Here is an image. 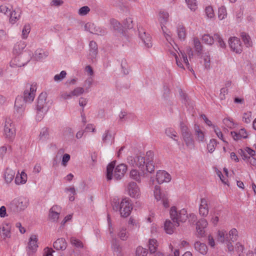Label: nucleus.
Returning a JSON list of instances; mask_svg holds the SVG:
<instances>
[{
    "label": "nucleus",
    "instance_id": "nucleus-1",
    "mask_svg": "<svg viewBox=\"0 0 256 256\" xmlns=\"http://www.w3.org/2000/svg\"><path fill=\"white\" fill-rule=\"evenodd\" d=\"M115 164L116 162L114 161L107 166L106 178L108 180H111L112 178L116 180L121 179L127 170L126 166L123 164H118L114 170Z\"/></svg>",
    "mask_w": 256,
    "mask_h": 256
},
{
    "label": "nucleus",
    "instance_id": "nucleus-2",
    "mask_svg": "<svg viewBox=\"0 0 256 256\" xmlns=\"http://www.w3.org/2000/svg\"><path fill=\"white\" fill-rule=\"evenodd\" d=\"M114 210L118 211L122 217L126 218L130 216L132 210V206L130 200L125 198H122L120 202H114L112 204Z\"/></svg>",
    "mask_w": 256,
    "mask_h": 256
},
{
    "label": "nucleus",
    "instance_id": "nucleus-3",
    "mask_svg": "<svg viewBox=\"0 0 256 256\" xmlns=\"http://www.w3.org/2000/svg\"><path fill=\"white\" fill-rule=\"evenodd\" d=\"M170 218L175 224L176 226H178L180 222H184L188 218V212L186 209L182 208L178 211L174 206L170 208Z\"/></svg>",
    "mask_w": 256,
    "mask_h": 256
},
{
    "label": "nucleus",
    "instance_id": "nucleus-4",
    "mask_svg": "<svg viewBox=\"0 0 256 256\" xmlns=\"http://www.w3.org/2000/svg\"><path fill=\"white\" fill-rule=\"evenodd\" d=\"M168 50L170 54L174 57L176 64L179 68H181L182 70L184 69V66L179 59L178 56L177 55V53H178V56L180 58H182L183 62L185 64L187 68L192 72L194 74L193 69L190 67V65L188 60L187 56L184 52L180 50V52H178L177 50L174 47L172 48V49H170Z\"/></svg>",
    "mask_w": 256,
    "mask_h": 256
},
{
    "label": "nucleus",
    "instance_id": "nucleus-5",
    "mask_svg": "<svg viewBox=\"0 0 256 256\" xmlns=\"http://www.w3.org/2000/svg\"><path fill=\"white\" fill-rule=\"evenodd\" d=\"M36 84L34 83L27 84L23 93L22 98L27 103H31L33 102L36 91Z\"/></svg>",
    "mask_w": 256,
    "mask_h": 256
},
{
    "label": "nucleus",
    "instance_id": "nucleus-6",
    "mask_svg": "<svg viewBox=\"0 0 256 256\" xmlns=\"http://www.w3.org/2000/svg\"><path fill=\"white\" fill-rule=\"evenodd\" d=\"M4 136L8 140L11 141L16 136L14 124L10 119H6L4 126Z\"/></svg>",
    "mask_w": 256,
    "mask_h": 256
},
{
    "label": "nucleus",
    "instance_id": "nucleus-7",
    "mask_svg": "<svg viewBox=\"0 0 256 256\" xmlns=\"http://www.w3.org/2000/svg\"><path fill=\"white\" fill-rule=\"evenodd\" d=\"M154 196L157 202L160 201L165 208L169 207V201L167 196L161 192L160 186H156L154 189Z\"/></svg>",
    "mask_w": 256,
    "mask_h": 256
},
{
    "label": "nucleus",
    "instance_id": "nucleus-8",
    "mask_svg": "<svg viewBox=\"0 0 256 256\" xmlns=\"http://www.w3.org/2000/svg\"><path fill=\"white\" fill-rule=\"evenodd\" d=\"M170 14L168 12L164 10H160L158 12V20L160 25L161 28L164 32L165 38L168 40V38H170V36L166 34L164 32V28H166V24L168 22Z\"/></svg>",
    "mask_w": 256,
    "mask_h": 256
},
{
    "label": "nucleus",
    "instance_id": "nucleus-9",
    "mask_svg": "<svg viewBox=\"0 0 256 256\" xmlns=\"http://www.w3.org/2000/svg\"><path fill=\"white\" fill-rule=\"evenodd\" d=\"M238 153L241 155L244 160H248L250 164L252 166L256 164V159L253 157L255 154V152L253 150L246 147L244 150L240 149Z\"/></svg>",
    "mask_w": 256,
    "mask_h": 256
},
{
    "label": "nucleus",
    "instance_id": "nucleus-10",
    "mask_svg": "<svg viewBox=\"0 0 256 256\" xmlns=\"http://www.w3.org/2000/svg\"><path fill=\"white\" fill-rule=\"evenodd\" d=\"M128 194L134 198H138L140 197L141 192L139 186L134 182H130L126 188Z\"/></svg>",
    "mask_w": 256,
    "mask_h": 256
},
{
    "label": "nucleus",
    "instance_id": "nucleus-11",
    "mask_svg": "<svg viewBox=\"0 0 256 256\" xmlns=\"http://www.w3.org/2000/svg\"><path fill=\"white\" fill-rule=\"evenodd\" d=\"M128 162L134 167H138L142 170L146 168V160L141 156H128L127 159Z\"/></svg>",
    "mask_w": 256,
    "mask_h": 256
},
{
    "label": "nucleus",
    "instance_id": "nucleus-12",
    "mask_svg": "<svg viewBox=\"0 0 256 256\" xmlns=\"http://www.w3.org/2000/svg\"><path fill=\"white\" fill-rule=\"evenodd\" d=\"M38 241L37 236L32 234L30 236L28 246L26 248V252L28 256L32 255L37 250L38 248Z\"/></svg>",
    "mask_w": 256,
    "mask_h": 256
},
{
    "label": "nucleus",
    "instance_id": "nucleus-13",
    "mask_svg": "<svg viewBox=\"0 0 256 256\" xmlns=\"http://www.w3.org/2000/svg\"><path fill=\"white\" fill-rule=\"evenodd\" d=\"M84 29L92 34L100 36H104L107 32L105 28L97 26L94 24L92 22L86 23L84 26Z\"/></svg>",
    "mask_w": 256,
    "mask_h": 256
},
{
    "label": "nucleus",
    "instance_id": "nucleus-14",
    "mask_svg": "<svg viewBox=\"0 0 256 256\" xmlns=\"http://www.w3.org/2000/svg\"><path fill=\"white\" fill-rule=\"evenodd\" d=\"M228 44L232 51L240 54L242 51V45L240 39L237 37H231L228 40Z\"/></svg>",
    "mask_w": 256,
    "mask_h": 256
},
{
    "label": "nucleus",
    "instance_id": "nucleus-15",
    "mask_svg": "<svg viewBox=\"0 0 256 256\" xmlns=\"http://www.w3.org/2000/svg\"><path fill=\"white\" fill-rule=\"evenodd\" d=\"M22 11L20 7L12 8L8 12L9 22L12 24H14L18 22L22 14Z\"/></svg>",
    "mask_w": 256,
    "mask_h": 256
},
{
    "label": "nucleus",
    "instance_id": "nucleus-16",
    "mask_svg": "<svg viewBox=\"0 0 256 256\" xmlns=\"http://www.w3.org/2000/svg\"><path fill=\"white\" fill-rule=\"evenodd\" d=\"M139 37L144 44L146 48H149L152 46V38L150 34L146 33L145 30L142 28H138Z\"/></svg>",
    "mask_w": 256,
    "mask_h": 256
},
{
    "label": "nucleus",
    "instance_id": "nucleus-17",
    "mask_svg": "<svg viewBox=\"0 0 256 256\" xmlns=\"http://www.w3.org/2000/svg\"><path fill=\"white\" fill-rule=\"evenodd\" d=\"M154 154L152 151H148L146 154V170L152 173L154 170Z\"/></svg>",
    "mask_w": 256,
    "mask_h": 256
},
{
    "label": "nucleus",
    "instance_id": "nucleus-18",
    "mask_svg": "<svg viewBox=\"0 0 256 256\" xmlns=\"http://www.w3.org/2000/svg\"><path fill=\"white\" fill-rule=\"evenodd\" d=\"M208 224L206 220L202 218L196 224V234L198 237L202 238L205 234L204 229Z\"/></svg>",
    "mask_w": 256,
    "mask_h": 256
},
{
    "label": "nucleus",
    "instance_id": "nucleus-19",
    "mask_svg": "<svg viewBox=\"0 0 256 256\" xmlns=\"http://www.w3.org/2000/svg\"><path fill=\"white\" fill-rule=\"evenodd\" d=\"M24 55H18L12 58L10 62V66L12 68H19L25 66L29 60H24Z\"/></svg>",
    "mask_w": 256,
    "mask_h": 256
},
{
    "label": "nucleus",
    "instance_id": "nucleus-20",
    "mask_svg": "<svg viewBox=\"0 0 256 256\" xmlns=\"http://www.w3.org/2000/svg\"><path fill=\"white\" fill-rule=\"evenodd\" d=\"M61 209V208L58 206H53L50 210L48 214L49 219L53 222H58L60 217Z\"/></svg>",
    "mask_w": 256,
    "mask_h": 256
},
{
    "label": "nucleus",
    "instance_id": "nucleus-21",
    "mask_svg": "<svg viewBox=\"0 0 256 256\" xmlns=\"http://www.w3.org/2000/svg\"><path fill=\"white\" fill-rule=\"evenodd\" d=\"M171 179L170 175L165 170H159L156 172V180L160 184L168 182Z\"/></svg>",
    "mask_w": 256,
    "mask_h": 256
},
{
    "label": "nucleus",
    "instance_id": "nucleus-22",
    "mask_svg": "<svg viewBox=\"0 0 256 256\" xmlns=\"http://www.w3.org/2000/svg\"><path fill=\"white\" fill-rule=\"evenodd\" d=\"M11 225L8 222H4L0 226V235L1 237L6 239L10 238L11 236Z\"/></svg>",
    "mask_w": 256,
    "mask_h": 256
},
{
    "label": "nucleus",
    "instance_id": "nucleus-23",
    "mask_svg": "<svg viewBox=\"0 0 256 256\" xmlns=\"http://www.w3.org/2000/svg\"><path fill=\"white\" fill-rule=\"evenodd\" d=\"M218 240L222 243L226 242L227 244V248L229 251H232L234 250V247L232 244L231 241L229 240L228 236L225 238L224 230H222L218 231Z\"/></svg>",
    "mask_w": 256,
    "mask_h": 256
},
{
    "label": "nucleus",
    "instance_id": "nucleus-24",
    "mask_svg": "<svg viewBox=\"0 0 256 256\" xmlns=\"http://www.w3.org/2000/svg\"><path fill=\"white\" fill-rule=\"evenodd\" d=\"M209 208L208 206V202L204 198L200 199V202L199 206L200 214L204 217H206L208 214Z\"/></svg>",
    "mask_w": 256,
    "mask_h": 256
},
{
    "label": "nucleus",
    "instance_id": "nucleus-25",
    "mask_svg": "<svg viewBox=\"0 0 256 256\" xmlns=\"http://www.w3.org/2000/svg\"><path fill=\"white\" fill-rule=\"evenodd\" d=\"M231 136L235 141H238L248 137L247 132L244 128H242L238 131L231 132Z\"/></svg>",
    "mask_w": 256,
    "mask_h": 256
},
{
    "label": "nucleus",
    "instance_id": "nucleus-26",
    "mask_svg": "<svg viewBox=\"0 0 256 256\" xmlns=\"http://www.w3.org/2000/svg\"><path fill=\"white\" fill-rule=\"evenodd\" d=\"M25 100L22 98V96H18L16 98L14 103V108L19 112H24L26 108Z\"/></svg>",
    "mask_w": 256,
    "mask_h": 256
},
{
    "label": "nucleus",
    "instance_id": "nucleus-27",
    "mask_svg": "<svg viewBox=\"0 0 256 256\" xmlns=\"http://www.w3.org/2000/svg\"><path fill=\"white\" fill-rule=\"evenodd\" d=\"M90 52L88 55V58L92 60H94L98 54V46L96 43L94 41H90L89 44Z\"/></svg>",
    "mask_w": 256,
    "mask_h": 256
},
{
    "label": "nucleus",
    "instance_id": "nucleus-28",
    "mask_svg": "<svg viewBox=\"0 0 256 256\" xmlns=\"http://www.w3.org/2000/svg\"><path fill=\"white\" fill-rule=\"evenodd\" d=\"M49 54L46 50L42 49H38L36 50L33 56L34 58L37 61H42L45 59Z\"/></svg>",
    "mask_w": 256,
    "mask_h": 256
},
{
    "label": "nucleus",
    "instance_id": "nucleus-29",
    "mask_svg": "<svg viewBox=\"0 0 256 256\" xmlns=\"http://www.w3.org/2000/svg\"><path fill=\"white\" fill-rule=\"evenodd\" d=\"M46 93L42 92L38 96L37 100L36 110H44V108L46 104Z\"/></svg>",
    "mask_w": 256,
    "mask_h": 256
},
{
    "label": "nucleus",
    "instance_id": "nucleus-30",
    "mask_svg": "<svg viewBox=\"0 0 256 256\" xmlns=\"http://www.w3.org/2000/svg\"><path fill=\"white\" fill-rule=\"evenodd\" d=\"M28 180V176L24 172L22 171L20 173L18 172L15 178V183L16 184L20 185L24 184L26 183Z\"/></svg>",
    "mask_w": 256,
    "mask_h": 256
},
{
    "label": "nucleus",
    "instance_id": "nucleus-31",
    "mask_svg": "<svg viewBox=\"0 0 256 256\" xmlns=\"http://www.w3.org/2000/svg\"><path fill=\"white\" fill-rule=\"evenodd\" d=\"M54 248L56 250H64L67 246V244L64 238L57 239L53 244Z\"/></svg>",
    "mask_w": 256,
    "mask_h": 256
},
{
    "label": "nucleus",
    "instance_id": "nucleus-32",
    "mask_svg": "<svg viewBox=\"0 0 256 256\" xmlns=\"http://www.w3.org/2000/svg\"><path fill=\"white\" fill-rule=\"evenodd\" d=\"M102 141L106 144H112L114 142V136L110 130H106L102 136Z\"/></svg>",
    "mask_w": 256,
    "mask_h": 256
},
{
    "label": "nucleus",
    "instance_id": "nucleus-33",
    "mask_svg": "<svg viewBox=\"0 0 256 256\" xmlns=\"http://www.w3.org/2000/svg\"><path fill=\"white\" fill-rule=\"evenodd\" d=\"M195 250L200 254L204 255L208 252V247L204 243L196 242L194 244Z\"/></svg>",
    "mask_w": 256,
    "mask_h": 256
},
{
    "label": "nucleus",
    "instance_id": "nucleus-34",
    "mask_svg": "<svg viewBox=\"0 0 256 256\" xmlns=\"http://www.w3.org/2000/svg\"><path fill=\"white\" fill-rule=\"evenodd\" d=\"M175 224L170 220H166L164 223V230L168 234H172L174 232Z\"/></svg>",
    "mask_w": 256,
    "mask_h": 256
},
{
    "label": "nucleus",
    "instance_id": "nucleus-35",
    "mask_svg": "<svg viewBox=\"0 0 256 256\" xmlns=\"http://www.w3.org/2000/svg\"><path fill=\"white\" fill-rule=\"evenodd\" d=\"M201 63L202 64L204 68L208 70L210 68V54L206 52L202 56Z\"/></svg>",
    "mask_w": 256,
    "mask_h": 256
},
{
    "label": "nucleus",
    "instance_id": "nucleus-36",
    "mask_svg": "<svg viewBox=\"0 0 256 256\" xmlns=\"http://www.w3.org/2000/svg\"><path fill=\"white\" fill-rule=\"evenodd\" d=\"M15 174L14 170L6 168L4 174V178L6 182L8 184L11 182L14 178Z\"/></svg>",
    "mask_w": 256,
    "mask_h": 256
},
{
    "label": "nucleus",
    "instance_id": "nucleus-37",
    "mask_svg": "<svg viewBox=\"0 0 256 256\" xmlns=\"http://www.w3.org/2000/svg\"><path fill=\"white\" fill-rule=\"evenodd\" d=\"M26 46L25 42L23 41L18 42L14 46V52L20 55Z\"/></svg>",
    "mask_w": 256,
    "mask_h": 256
},
{
    "label": "nucleus",
    "instance_id": "nucleus-38",
    "mask_svg": "<svg viewBox=\"0 0 256 256\" xmlns=\"http://www.w3.org/2000/svg\"><path fill=\"white\" fill-rule=\"evenodd\" d=\"M176 32L178 38L180 40H184L186 36L185 28L182 24H178Z\"/></svg>",
    "mask_w": 256,
    "mask_h": 256
},
{
    "label": "nucleus",
    "instance_id": "nucleus-39",
    "mask_svg": "<svg viewBox=\"0 0 256 256\" xmlns=\"http://www.w3.org/2000/svg\"><path fill=\"white\" fill-rule=\"evenodd\" d=\"M16 206L20 210H24L28 205V200L26 198H22L18 200Z\"/></svg>",
    "mask_w": 256,
    "mask_h": 256
},
{
    "label": "nucleus",
    "instance_id": "nucleus-40",
    "mask_svg": "<svg viewBox=\"0 0 256 256\" xmlns=\"http://www.w3.org/2000/svg\"><path fill=\"white\" fill-rule=\"evenodd\" d=\"M225 232V238L228 237L229 240L232 242L236 241L238 237V232L236 228H232L228 232V234H226Z\"/></svg>",
    "mask_w": 256,
    "mask_h": 256
},
{
    "label": "nucleus",
    "instance_id": "nucleus-41",
    "mask_svg": "<svg viewBox=\"0 0 256 256\" xmlns=\"http://www.w3.org/2000/svg\"><path fill=\"white\" fill-rule=\"evenodd\" d=\"M222 123L225 127L230 129L234 128L236 125V124L234 122L233 119L229 116L224 118L222 120Z\"/></svg>",
    "mask_w": 256,
    "mask_h": 256
},
{
    "label": "nucleus",
    "instance_id": "nucleus-42",
    "mask_svg": "<svg viewBox=\"0 0 256 256\" xmlns=\"http://www.w3.org/2000/svg\"><path fill=\"white\" fill-rule=\"evenodd\" d=\"M110 28L114 31L120 32L122 31L121 24L116 19L111 18L110 20Z\"/></svg>",
    "mask_w": 256,
    "mask_h": 256
},
{
    "label": "nucleus",
    "instance_id": "nucleus-43",
    "mask_svg": "<svg viewBox=\"0 0 256 256\" xmlns=\"http://www.w3.org/2000/svg\"><path fill=\"white\" fill-rule=\"evenodd\" d=\"M158 244L156 239H150L148 241V248L151 254L154 253L157 249Z\"/></svg>",
    "mask_w": 256,
    "mask_h": 256
},
{
    "label": "nucleus",
    "instance_id": "nucleus-44",
    "mask_svg": "<svg viewBox=\"0 0 256 256\" xmlns=\"http://www.w3.org/2000/svg\"><path fill=\"white\" fill-rule=\"evenodd\" d=\"M196 132V138L199 142H204V136L202 132L200 130L198 126H196L194 127Z\"/></svg>",
    "mask_w": 256,
    "mask_h": 256
},
{
    "label": "nucleus",
    "instance_id": "nucleus-45",
    "mask_svg": "<svg viewBox=\"0 0 256 256\" xmlns=\"http://www.w3.org/2000/svg\"><path fill=\"white\" fill-rule=\"evenodd\" d=\"M64 192L69 194V200L72 202L74 201V196L76 194V192L74 186L66 188Z\"/></svg>",
    "mask_w": 256,
    "mask_h": 256
},
{
    "label": "nucleus",
    "instance_id": "nucleus-46",
    "mask_svg": "<svg viewBox=\"0 0 256 256\" xmlns=\"http://www.w3.org/2000/svg\"><path fill=\"white\" fill-rule=\"evenodd\" d=\"M193 42L195 51L197 52L198 55L200 54L202 50V45L200 40L197 38H194Z\"/></svg>",
    "mask_w": 256,
    "mask_h": 256
},
{
    "label": "nucleus",
    "instance_id": "nucleus-47",
    "mask_svg": "<svg viewBox=\"0 0 256 256\" xmlns=\"http://www.w3.org/2000/svg\"><path fill=\"white\" fill-rule=\"evenodd\" d=\"M227 16V11L225 6H222L218 10V18L220 20H222Z\"/></svg>",
    "mask_w": 256,
    "mask_h": 256
},
{
    "label": "nucleus",
    "instance_id": "nucleus-48",
    "mask_svg": "<svg viewBox=\"0 0 256 256\" xmlns=\"http://www.w3.org/2000/svg\"><path fill=\"white\" fill-rule=\"evenodd\" d=\"M214 36H212L210 34H205L202 37V42L206 44L212 45L214 44Z\"/></svg>",
    "mask_w": 256,
    "mask_h": 256
},
{
    "label": "nucleus",
    "instance_id": "nucleus-49",
    "mask_svg": "<svg viewBox=\"0 0 256 256\" xmlns=\"http://www.w3.org/2000/svg\"><path fill=\"white\" fill-rule=\"evenodd\" d=\"M130 176L131 178L139 182L141 181L140 174L136 170L134 169L131 170L130 173Z\"/></svg>",
    "mask_w": 256,
    "mask_h": 256
},
{
    "label": "nucleus",
    "instance_id": "nucleus-50",
    "mask_svg": "<svg viewBox=\"0 0 256 256\" xmlns=\"http://www.w3.org/2000/svg\"><path fill=\"white\" fill-rule=\"evenodd\" d=\"M241 36L242 40L247 47H250L252 46V44L250 36L246 33H242Z\"/></svg>",
    "mask_w": 256,
    "mask_h": 256
},
{
    "label": "nucleus",
    "instance_id": "nucleus-51",
    "mask_svg": "<svg viewBox=\"0 0 256 256\" xmlns=\"http://www.w3.org/2000/svg\"><path fill=\"white\" fill-rule=\"evenodd\" d=\"M188 7L192 10L194 12L198 8L196 0H185Z\"/></svg>",
    "mask_w": 256,
    "mask_h": 256
},
{
    "label": "nucleus",
    "instance_id": "nucleus-52",
    "mask_svg": "<svg viewBox=\"0 0 256 256\" xmlns=\"http://www.w3.org/2000/svg\"><path fill=\"white\" fill-rule=\"evenodd\" d=\"M210 216H212L210 222L214 225L216 226L219 221V212H211Z\"/></svg>",
    "mask_w": 256,
    "mask_h": 256
},
{
    "label": "nucleus",
    "instance_id": "nucleus-53",
    "mask_svg": "<svg viewBox=\"0 0 256 256\" xmlns=\"http://www.w3.org/2000/svg\"><path fill=\"white\" fill-rule=\"evenodd\" d=\"M123 26L126 28H132L134 26L133 20L130 17H128L123 21Z\"/></svg>",
    "mask_w": 256,
    "mask_h": 256
},
{
    "label": "nucleus",
    "instance_id": "nucleus-54",
    "mask_svg": "<svg viewBox=\"0 0 256 256\" xmlns=\"http://www.w3.org/2000/svg\"><path fill=\"white\" fill-rule=\"evenodd\" d=\"M85 90L82 87H76L74 90L71 91V94L74 97H78L84 92Z\"/></svg>",
    "mask_w": 256,
    "mask_h": 256
},
{
    "label": "nucleus",
    "instance_id": "nucleus-55",
    "mask_svg": "<svg viewBox=\"0 0 256 256\" xmlns=\"http://www.w3.org/2000/svg\"><path fill=\"white\" fill-rule=\"evenodd\" d=\"M205 14L208 18L212 19L214 18V10L211 6H208L206 8Z\"/></svg>",
    "mask_w": 256,
    "mask_h": 256
},
{
    "label": "nucleus",
    "instance_id": "nucleus-56",
    "mask_svg": "<svg viewBox=\"0 0 256 256\" xmlns=\"http://www.w3.org/2000/svg\"><path fill=\"white\" fill-rule=\"evenodd\" d=\"M148 254V250L146 249L139 246L136 248V256H146Z\"/></svg>",
    "mask_w": 256,
    "mask_h": 256
},
{
    "label": "nucleus",
    "instance_id": "nucleus-57",
    "mask_svg": "<svg viewBox=\"0 0 256 256\" xmlns=\"http://www.w3.org/2000/svg\"><path fill=\"white\" fill-rule=\"evenodd\" d=\"M90 8L88 6H84L78 10V14L80 16H85L90 12Z\"/></svg>",
    "mask_w": 256,
    "mask_h": 256
},
{
    "label": "nucleus",
    "instance_id": "nucleus-58",
    "mask_svg": "<svg viewBox=\"0 0 256 256\" xmlns=\"http://www.w3.org/2000/svg\"><path fill=\"white\" fill-rule=\"evenodd\" d=\"M118 236L121 240H126L128 238V233L126 232V228H122L118 234Z\"/></svg>",
    "mask_w": 256,
    "mask_h": 256
},
{
    "label": "nucleus",
    "instance_id": "nucleus-59",
    "mask_svg": "<svg viewBox=\"0 0 256 256\" xmlns=\"http://www.w3.org/2000/svg\"><path fill=\"white\" fill-rule=\"evenodd\" d=\"M252 112H247L244 113L242 116V121L246 124L250 122L252 120Z\"/></svg>",
    "mask_w": 256,
    "mask_h": 256
},
{
    "label": "nucleus",
    "instance_id": "nucleus-60",
    "mask_svg": "<svg viewBox=\"0 0 256 256\" xmlns=\"http://www.w3.org/2000/svg\"><path fill=\"white\" fill-rule=\"evenodd\" d=\"M66 72L64 70H62L60 74L54 76V80L55 82H61L66 76Z\"/></svg>",
    "mask_w": 256,
    "mask_h": 256
},
{
    "label": "nucleus",
    "instance_id": "nucleus-61",
    "mask_svg": "<svg viewBox=\"0 0 256 256\" xmlns=\"http://www.w3.org/2000/svg\"><path fill=\"white\" fill-rule=\"evenodd\" d=\"M40 138L42 140H44L48 138V128H44L42 129L40 134Z\"/></svg>",
    "mask_w": 256,
    "mask_h": 256
},
{
    "label": "nucleus",
    "instance_id": "nucleus-62",
    "mask_svg": "<svg viewBox=\"0 0 256 256\" xmlns=\"http://www.w3.org/2000/svg\"><path fill=\"white\" fill-rule=\"evenodd\" d=\"M71 244L78 248H83V244L82 242L76 238L72 237L70 239Z\"/></svg>",
    "mask_w": 256,
    "mask_h": 256
},
{
    "label": "nucleus",
    "instance_id": "nucleus-63",
    "mask_svg": "<svg viewBox=\"0 0 256 256\" xmlns=\"http://www.w3.org/2000/svg\"><path fill=\"white\" fill-rule=\"evenodd\" d=\"M30 30V26L29 24L24 26L22 30V37L23 38H26Z\"/></svg>",
    "mask_w": 256,
    "mask_h": 256
},
{
    "label": "nucleus",
    "instance_id": "nucleus-64",
    "mask_svg": "<svg viewBox=\"0 0 256 256\" xmlns=\"http://www.w3.org/2000/svg\"><path fill=\"white\" fill-rule=\"evenodd\" d=\"M166 134L172 139L176 137V132L172 128H167L166 130Z\"/></svg>",
    "mask_w": 256,
    "mask_h": 256
}]
</instances>
